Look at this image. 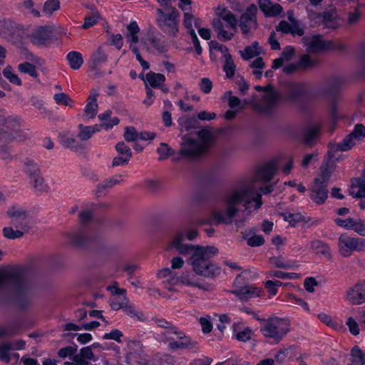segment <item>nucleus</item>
Masks as SVG:
<instances>
[{
	"label": "nucleus",
	"instance_id": "1",
	"mask_svg": "<svg viewBox=\"0 0 365 365\" xmlns=\"http://www.w3.org/2000/svg\"><path fill=\"white\" fill-rule=\"evenodd\" d=\"M218 250L214 246L184 244V255L192 252L190 263L195 272L205 277H214L220 273V268L210 262Z\"/></svg>",
	"mask_w": 365,
	"mask_h": 365
},
{
	"label": "nucleus",
	"instance_id": "2",
	"mask_svg": "<svg viewBox=\"0 0 365 365\" xmlns=\"http://www.w3.org/2000/svg\"><path fill=\"white\" fill-rule=\"evenodd\" d=\"M12 272L14 277L9 278L7 283L13 285V302L18 309L25 310L32 304V283L19 272L12 270Z\"/></svg>",
	"mask_w": 365,
	"mask_h": 365
},
{
	"label": "nucleus",
	"instance_id": "3",
	"mask_svg": "<svg viewBox=\"0 0 365 365\" xmlns=\"http://www.w3.org/2000/svg\"><path fill=\"white\" fill-rule=\"evenodd\" d=\"M197 139L189 140L188 147L184 148V158L197 159L205 155L214 143L211 128L204 127L197 132Z\"/></svg>",
	"mask_w": 365,
	"mask_h": 365
},
{
	"label": "nucleus",
	"instance_id": "4",
	"mask_svg": "<svg viewBox=\"0 0 365 365\" xmlns=\"http://www.w3.org/2000/svg\"><path fill=\"white\" fill-rule=\"evenodd\" d=\"M0 125L3 127L0 136L5 138L8 142H24L28 139L26 132L21 128V118L19 116L7 115L0 110Z\"/></svg>",
	"mask_w": 365,
	"mask_h": 365
},
{
	"label": "nucleus",
	"instance_id": "5",
	"mask_svg": "<svg viewBox=\"0 0 365 365\" xmlns=\"http://www.w3.org/2000/svg\"><path fill=\"white\" fill-rule=\"evenodd\" d=\"M290 323L287 319L277 317L267 319L261 327V332L266 338L272 339L274 343H279L289 331Z\"/></svg>",
	"mask_w": 365,
	"mask_h": 365
},
{
	"label": "nucleus",
	"instance_id": "6",
	"mask_svg": "<svg viewBox=\"0 0 365 365\" xmlns=\"http://www.w3.org/2000/svg\"><path fill=\"white\" fill-rule=\"evenodd\" d=\"M156 13L155 21L159 29L166 34L175 36L179 31V11L177 9L169 10L160 6Z\"/></svg>",
	"mask_w": 365,
	"mask_h": 365
},
{
	"label": "nucleus",
	"instance_id": "7",
	"mask_svg": "<svg viewBox=\"0 0 365 365\" xmlns=\"http://www.w3.org/2000/svg\"><path fill=\"white\" fill-rule=\"evenodd\" d=\"M242 202H245V209H248L249 205L255 202L254 210H258L262 205V194L255 191L251 185H246L241 191L235 192L227 199V205L235 206Z\"/></svg>",
	"mask_w": 365,
	"mask_h": 365
},
{
	"label": "nucleus",
	"instance_id": "8",
	"mask_svg": "<svg viewBox=\"0 0 365 365\" xmlns=\"http://www.w3.org/2000/svg\"><path fill=\"white\" fill-rule=\"evenodd\" d=\"M182 267V258L175 257L171 259V267L160 269L157 276L158 278L163 279L169 277L168 279V289L170 292H179L175 287L182 284V275H178L177 269Z\"/></svg>",
	"mask_w": 365,
	"mask_h": 365
},
{
	"label": "nucleus",
	"instance_id": "9",
	"mask_svg": "<svg viewBox=\"0 0 365 365\" xmlns=\"http://www.w3.org/2000/svg\"><path fill=\"white\" fill-rule=\"evenodd\" d=\"M338 248L339 254L344 257H350L355 251L365 252V238L342 234L338 238Z\"/></svg>",
	"mask_w": 365,
	"mask_h": 365
},
{
	"label": "nucleus",
	"instance_id": "10",
	"mask_svg": "<svg viewBox=\"0 0 365 365\" xmlns=\"http://www.w3.org/2000/svg\"><path fill=\"white\" fill-rule=\"evenodd\" d=\"M306 46L309 53L333 50L344 51L346 48L345 45L340 41H324L320 35L313 36Z\"/></svg>",
	"mask_w": 365,
	"mask_h": 365
},
{
	"label": "nucleus",
	"instance_id": "11",
	"mask_svg": "<svg viewBox=\"0 0 365 365\" xmlns=\"http://www.w3.org/2000/svg\"><path fill=\"white\" fill-rule=\"evenodd\" d=\"M280 102L279 94L273 89L264 94L261 99L255 102L253 108L264 114H272Z\"/></svg>",
	"mask_w": 365,
	"mask_h": 365
},
{
	"label": "nucleus",
	"instance_id": "12",
	"mask_svg": "<svg viewBox=\"0 0 365 365\" xmlns=\"http://www.w3.org/2000/svg\"><path fill=\"white\" fill-rule=\"evenodd\" d=\"M257 7L255 4L249 6L240 18V28L243 35L247 36L251 29L257 27Z\"/></svg>",
	"mask_w": 365,
	"mask_h": 365
},
{
	"label": "nucleus",
	"instance_id": "13",
	"mask_svg": "<svg viewBox=\"0 0 365 365\" xmlns=\"http://www.w3.org/2000/svg\"><path fill=\"white\" fill-rule=\"evenodd\" d=\"M53 31L52 26H41L33 31L29 38L34 45L44 46L51 41Z\"/></svg>",
	"mask_w": 365,
	"mask_h": 365
},
{
	"label": "nucleus",
	"instance_id": "14",
	"mask_svg": "<svg viewBox=\"0 0 365 365\" xmlns=\"http://www.w3.org/2000/svg\"><path fill=\"white\" fill-rule=\"evenodd\" d=\"M7 214L11 218V223L16 227L24 231H28L30 229L29 215L25 210L12 207L8 210Z\"/></svg>",
	"mask_w": 365,
	"mask_h": 365
},
{
	"label": "nucleus",
	"instance_id": "15",
	"mask_svg": "<svg viewBox=\"0 0 365 365\" xmlns=\"http://www.w3.org/2000/svg\"><path fill=\"white\" fill-rule=\"evenodd\" d=\"M346 300L354 305L365 303V280L358 282L346 292Z\"/></svg>",
	"mask_w": 365,
	"mask_h": 365
},
{
	"label": "nucleus",
	"instance_id": "16",
	"mask_svg": "<svg viewBox=\"0 0 365 365\" xmlns=\"http://www.w3.org/2000/svg\"><path fill=\"white\" fill-rule=\"evenodd\" d=\"M192 3V0H184V7L190 6ZM185 8H184V11ZM193 16L189 15L187 13L184 11V27L188 29V35L193 44L194 48L197 55H200L202 52V48L200 46V41L195 34V29L192 28V22Z\"/></svg>",
	"mask_w": 365,
	"mask_h": 365
},
{
	"label": "nucleus",
	"instance_id": "17",
	"mask_svg": "<svg viewBox=\"0 0 365 365\" xmlns=\"http://www.w3.org/2000/svg\"><path fill=\"white\" fill-rule=\"evenodd\" d=\"M24 164L26 167V172L32 180L34 187L40 191L45 190L46 185L44 183V178L41 176L40 169L37 167L35 162L31 160H27Z\"/></svg>",
	"mask_w": 365,
	"mask_h": 365
},
{
	"label": "nucleus",
	"instance_id": "18",
	"mask_svg": "<svg viewBox=\"0 0 365 365\" xmlns=\"http://www.w3.org/2000/svg\"><path fill=\"white\" fill-rule=\"evenodd\" d=\"M141 41L150 52L163 53L166 51L167 45L163 37H158L153 33H148Z\"/></svg>",
	"mask_w": 365,
	"mask_h": 365
},
{
	"label": "nucleus",
	"instance_id": "19",
	"mask_svg": "<svg viewBox=\"0 0 365 365\" xmlns=\"http://www.w3.org/2000/svg\"><path fill=\"white\" fill-rule=\"evenodd\" d=\"M327 185L320 183L319 178H315L311 188L310 197L317 205H322L328 197Z\"/></svg>",
	"mask_w": 365,
	"mask_h": 365
},
{
	"label": "nucleus",
	"instance_id": "20",
	"mask_svg": "<svg viewBox=\"0 0 365 365\" xmlns=\"http://www.w3.org/2000/svg\"><path fill=\"white\" fill-rule=\"evenodd\" d=\"M241 301H246L250 299L260 297L263 295L264 291L262 288L253 286H244L230 291Z\"/></svg>",
	"mask_w": 365,
	"mask_h": 365
},
{
	"label": "nucleus",
	"instance_id": "21",
	"mask_svg": "<svg viewBox=\"0 0 365 365\" xmlns=\"http://www.w3.org/2000/svg\"><path fill=\"white\" fill-rule=\"evenodd\" d=\"M89 361H96L91 346H86L80 349L79 353L74 354L73 361H66L64 365H88Z\"/></svg>",
	"mask_w": 365,
	"mask_h": 365
},
{
	"label": "nucleus",
	"instance_id": "22",
	"mask_svg": "<svg viewBox=\"0 0 365 365\" xmlns=\"http://www.w3.org/2000/svg\"><path fill=\"white\" fill-rule=\"evenodd\" d=\"M277 168V161L272 159L261 166L257 171L258 178L265 182H268L274 178Z\"/></svg>",
	"mask_w": 365,
	"mask_h": 365
},
{
	"label": "nucleus",
	"instance_id": "23",
	"mask_svg": "<svg viewBox=\"0 0 365 365\" xmlns=\"http://www.w3.org/2000/svg\"><path fill=\"white\" fill-rule=\"evenodd\" d=\"M130 351L127 354V360L134 358L136 361L142 365H147V359L143 358V346L140 341H130L128 343Z\"/></svg>",
	"mask_w": 365,
	"mask_h": 365
},
{
	"label": "nucleus",
	"instance_id": "24",
	"mask_svg": "<svg viewBox=\"0 0 365 365\" xmlns=\"http://www.w3.org/2000/svg\"><path fill=\"white\" fill-rule=\"evenodd\" d=\"M65 237L68 243L75 247H83L90 242V238L83 231L66 233Z\"/></svg>",
	"mask_w": 365,
	"mask_h": 365
},
{
	"label": "nucleus",
	"instance_id": "25",
	"mask_svg": "<svg viewBox=\"0 0 365 365\" xmlns=\"http://www.w3.org/2000/svg\"><path fill=\"white\" fill-rule=\"evenodd\" d=\"M287 91V99L294 102L304 94V89L302 83L290 81L285 84Z\"/></svg>",
	"mask_w": 365,
	"mask_h": 365
},
{
	"label": "nucleus",
	"instance_id": "26",
	"mask_svg": "<svg viewBox=\"0 0 365 365\" xmlns=\"http://www.w3.org/2000/svg\"><path fill=\"white\" fill-rule=\"evenodd\" d=\"M258 4L266 16H277L283 10L280 4H272L270 0H258Z\"/></svg>",
	"mask_w": 365,
	"mask_h": 365
},
{
	"label": "nucleus",
	"instance_id": "27",
	"mask_svg": "<svg viewBox=\"0 0 365 365\" xmlns=\"http://www.w3.org/2000/svg\"><path fill=\"white\" fill-rule=\"evenodd\" d=\"M349 194L355 198H365V179L358 178L352 180Z\"/></svg>",
	"mask_w": 365,
	"mask_h": 365
},
{
	"label": "nucleus",
	"instance_id": "28",
	"mask_svg": "<svg viewBox=\"0 0 365 365\" xmlns=\"http://www.w3.org/2000/svg\"><path fill=\"white\" fill-rule=\"evenodd\" d=\"M98 93L96 91H92L88 98V103L85 107L84 113L87 118H93L98 111V104L96 103Z\"/></svg>",
	"mask_w": 365,
	"mask_h": 365
},
{
	"label": "nucleus",
	"instance_id": "29",
	"mask_svg": "<svg viewBox=\"0 0 365 365\" xmlns=\"http://www.w3.org/2000/svg\"><path fill=\"white\" fill-rule=\"evenodd\" d=\"M311 249L318 255H322L328 259L331 257L329 245L320 240H314L311 242Z\"/></svg>",
	"mask_w": 365,
	"mask_h": 365
},
{
	"label": "nucleus",
	"instance_id": "30",
	"mask_svg": "<svg viewBox=\"0 0 365 365\" xmlns=\"http://www.w3.org/2000/svg\"><path fill=\"white\" fill-rule=\"evenodd\" d=\"M237 212L238 209L236 207V206L227 205V207L225 212H217L215 214V217L220 222L231 224Z\"/></svg>",
	"mask_w": 365,
	"mask_h": 365
},
{
	"label": "nucleus",
	"instance_id": "31",
	"mask_svg": "<svg viewBox=\"0 0 365 365\" xmlns=\"http://www.w3.org/2000/svg\"><path fill=\"white\" fill-rule=\"evenodd\" d=\"M173 250L178 251L180 253H182V231L180 230L173 233L168 243L167 250Z\"/></svg>",
	"mask_w": 365,
	"mask_h": 365
},
{
	"label": "nucleus",
	"instance_id": "32",
	"mask_svg": "<svg viewBox=\"0 0 365 365\" xmlns=\"http://www.w3.org/2000/svg\"><path fill=\"white\" fill-rule=\"evenodd\" d=\"M269 262L275 267L282 269H294L298 267L296 261L286 259L281 256L271 257L269 259Z\"/></svg>",
	"mask_w": 365,
	"mask_h": 365
},
{
	"label": "nucleus",
	"instance_id": "33",
	"mask_svg": "<svg viewBox=\"0 0 365 365\" xmlns=\"http://www.w3.org/2000/svg\"><path fill=\"white\" fill-rule=\"evenodd\" d=\"M237 327L238 324L235 322L232 324V330L235 339L241 342H247L250 341L252 335V330L248 327H245L242 330H238Z\"/></svg>",
	"mask_w": 365,
	"mask_h": 365
},
{
	"label": "nucleus",
	"instance_id": "34",
	"mask_svg": "<svg viewBox=\"0 0 365 365\" xmlns=\"http://www.w3.org/2000/svg\"><path fill=\"white\" fill-rule=\"evenodd\" d=\"M334 166V161H329L327 159H325L320 168L321 175L319 178L320 179V183H324L327 185Z\"/></svg>",
	"mask_w": 365,
	"mask_h": 365
},
{
	"label": "nucleus",
	"instance_id": "35",
	"mask_svg": "<svg viewBox=\"0 0 365 365\" xmlns=\"http://www.w3.org/2000/svg\"><path fill=\"white\" fill-rule=\"evenodd\" d=\"M322 25L328 29H336L339 26V21L336 12L333 11H324Z\"/></svg>",
	"mask_w": 365,
	"mask_h": 365
},
{
	"label": "nucleus",
	"instance_id": "36",
	"mask_svg": "<svg viewBox=\"0 0 365 365\" xmlns=\"http://www.w3.org/2000/svg\"><path fill=\"white\" fill-rule=\"evenodd\" d=\"M240 53L244 60H250L257 56L260 53L258 42L255 41L250 46H246Z\"/></svg>",
	"mask_w": 365,
	"mask_h": 365
},
{
	"label": "nucleus",
	"instance_id": "37",
	"mask_svg": "<svg viewBox=\"0 0 365 365\" xmlns=\"http://www.w3.org/2000/svg\"><path fill=\"white\" fill-rule=\"evenodd\" d=\"M165 81V78L161 73L149 72L146 74V86L148 84L153 88L160 87Z\"/></svg>",
	"mask_w": 365,
	"mask_h": 365
},
{
	"label": "nucleus",
	"instance_id": "38",
	"mask_svg": "<svg viewBox=\"0 0 365 365\" xmlns=\"http://www.w3.org/2000/svg\"><path fill=\"white\" fill-rule=\"evenodd\" d=\"M78 128V137L83 141L88 140L96 131L99 130L98 125L83 126L82 124H80Z\"/></svg>",
	"mask_w": 365,
	"mask_h": 365
},
{
	"label": "nucleus",
	"instance_id": "39",
	"mask_svg": "<svg viewBox=\"0 0 365 365\" xmlns=\"http://www.w3.org/2000/svg\"><path fill=\"white\" fill-rule=\"evenodd\" d=\"M67 60L72 69H78L83 63L81 54L77 51H71L67 54Z\"/></svg>",
	"mask_w": 365,
	"mask_h": 365
},
{
	"label": "nucleus",
	"instance_id": "40",
	"mask_svg": "<svg viewBox=\"0 0 365 365\" xmlns=\"http://www.w3.org/2000/svg\"><path fill=\"white\" fill-rule=\"evenodd\" d=\"M127 29L128 31L127 34L128 41L130 43H137L139 41L138 34L140 31V28L136 21L130 22L128 25Z\"/></svg>",
	"mask_w": 365,
	"mask_h": 365
},
{
	"label": "nucleus",
	"instance_id": "41",
	"mask_svg": "<svg viewBox=\"0 0 365 365\" xmlns=\"http://www.w3.org/2000/svg\"><path fill=\"white\" fill-rule=\"evenodd\" d=\"M269 277H275L278 279H296L301 277L300 274L295 272H285L279 270H270L267 272Z\"/></svg>",
	"mask_w": 365,
	"mask_h": 365
},
{
	"label": "nucleus",
	"instance_id": "42",
	"mask_svg": "<svg viewBox=\"0 0 365 365\" xmlns=\"http://www.w3.org/2000/svg\"><path fill=\"white\" fill-rule=\"evenodd\" d=\"M222 100L227 99L228 100V106L232 109L238 108L237 110H242L244 108V105L242 104L241 100L235 96H232V92L231 91H227L222 96Z\"/></svg>",
	"mask_w": 365,
	"mask_h": 365
},
{
	"label": "nucleus",
	"instance_id": "43",
	"mask_svg": "<svg viewBox=\"0 0 365 365\" xmlns=\"http://www.w3.org/2000/svg\"><path fill=\"white\" fill-rule=\"evenodd\" d=\"M61 8V2L59 0H46L43 5V12L46 16H52L55 11Z\"/></svg>",
	"mask_w": 365,
	"mask_h": 365
},
{
	"label": "nucleus",
	"instance_id": "44",
	"mask_svg": "<svg viewBox=\"0 0 365 365\" xmlns=\"http://www.w3.org/2000/svg\"><path fill=\"white\" fill-rule=\"evenodd\" d=\"M322 128V125L318 123L307 130L304 133V140L305 143L309 144L312 143L321 131Z\"/></svg>",
	"mask_w": 365,
	"mask_h": 365
},
{
	"label": "nucleus",
	"instance_id": "45",
	"mask_svg": "<svg viewBox=\"0 0 365 365\" xmlns=\"http://www.w3.org/2000/svg\"><path fill=\"white\" fill-rule=\"evenodd\" d=\"M107 56L101 48H98L91 56V67L96 69L102 63L106 62Z\"/></svg>",
	"mask_w": 365,
	"mask_h": 365
},
{
	"label": "nucleus",
	"instance_id": "46",
	"mask_svg": "<svg viewBox=\"0 0 365 365\" xmlns=\"http://www.w3.org/2000/svg\"><path fill=\"white\" fill-rule=\"evenodd\" d=\"M288 19L289 22H291V29L289 34L293 36H302L304 34V31L303 27L301 26L299 21L296 20L293 16L292 12H288Z\"/></svg>",
	"mask_w": 365,
	"mask_h": 365
},
{
	"label": "nucleus",
	"instance_id": "47",
	"mask_svg": "<svg viewBox=\"0 0 365 365\" xmlns=\"http://www.w3.org/2000/svg\"><path fill=\"white\" fill-rule=\"evenodd\" d=\"M18 71L21 73L28 74L34 78L38 77L36 67L29 62L19 63L18 65Z\"/></svg>",
	"mask_w": 365,
	"mask_h": 365
},
{
	"label": "nucleus",
	"instance_id": "48",
	"mask_svg": "<svg viewBox=\"0 0 365 365\" xmlns=\"http://www.w3.org/2000/svg\"><path fill=\"white\" fill-rule=\"evenodd\" d=\"M364 356L359 346H355L351 351V362L349 365H364Z\"/></svg>",
	"mask_w": 365,
	"mask_h": 365
},
{
	"label": "nucleus",
	"instance_id": "49",
	"mask_svg": "<svg viewBox=\"0 0 365 365\" xmlns=\"http://www.w3.org/2000/svg\"><path fill=\"white\" fill-rule=\"evenodd\" d=\"M3 75L6 79L9 80L11 83L19 86H21V80L16 73L13 72L12 67L11 66H7L4 68Z\"/></svg>",
	"mask_w": 365,
	"mask_h": 365
},
{
	"label": "nucleus",
	"instance_id": "50",
	"mask_svg": "<svg viewBox=\"0 0 365 365\" xmlns=\"http://www.w3.org/2000/svg\"><path fill=\"white\" fill-rule=\"evenodd\" d=\"M9 143L5 138L0 136V158L3 160H11L13 158L10 148L7 145Z\"/></svg>",
	"mask_w": 365,
	"mask_h": 365
},
{
	"label": "nucleus",
	"instance_id": "51",
	"mask_svg": "<svg viewBox=\"0 0 365 365\" xmlns=\"http://www.w3.org/2000/svg\"><path fill=\"white\" fill-rule=\"evenodd\" d=\"M236 66L234 63L231 56L228 54L225 57V62L224 64L223 70L225 72L226 76L231 78L234 76L235 73Z\"/></svg>",
	"mask_w": 365,
	"mask_h": 365
},
{
	"label": "nucleus",
	"instance_id": "52",
	"mask_svg": "<svg viewBox=\"0 0 365 365\" xmlns=\"http://www.w3.org/2000/svg\"><path fill=\"white\" fill-rule=\"evenodd\" d=\"M157 153L159 155V160H165L169 156L174 155V151L171 149V148L167 143H164L160 144L159 147L157 149Z\"/></svg>",
	"mask_w": 365,
	"mask_h": 365
},
{
	"label": "nucleus",
	"instance_id": "53",
	"mask_svg": "<svg viewBox=\"0 0 365 365\" xmlns=\"http://www.w3.org/2000/svg\"><path fill=\"white\" fill-rule=\"evenodd\" d=\"M299 68H311L317 65V61L312 59L308 54H303L297 62Z\"/></svg>",
	"mask_w": 365,
	"mask_h": 365
},
{
	"label": "nucleus",
	"instance_id": "54",
	"mask_svg": "<svg viewBox=\"0 0 365 365\" xmlns=\"http://www.w3.org/2000/svg\"><path fill=\"white\" fill-rule=\"evenodd\" d=\"M3 235L4 237L9 240H15L18 238H21L25 231L21 230H14L11 227H6L3 229Z\"/></svg>",
	"mask_w": 365,
	"mask_h": 365
},
{
	"label": "nucleus",
	"instance_id": "55",
	"mask_svg": "<svg viewBox=\"0 0 365 365\" xmlns=\"http://www.w3.org/2000/svg\"><path fill=\"white\" fill-rule=\"evenodd\" d=\"M307 17L312 26L322 25L323 12H316L312 10H307Z\"/></svg>",
	"mask_w": 365,
	"mask_h": 365
},
{
	"label": "nucleus",
	"instance_id": "56",
	"mask_svg": "<svg viewBox=\"0 0 365 365\" xmlns=\"http://www.w3.org/2000/svg\"><path fill=\"white\" fill-rule=\"evenodd\" d=\"M356 218L349 217L346 219L336 218L334 222L339 227H343L348 230H353Z\"/></svg>",
	"mask_w": 365,
	"mask_h": 365
},
{
	"label": "nucleus",
	"instance_id": "57",
	"mask_svg": "<svg viewBox=\"0 0 365 365\" xmlns=\"http://www.w3.org/2000/svg\"><path fill=\"white\" fill-rule=\"evenodd\" d=\"M346 325L347 326L351 334H352L353 336H357L359 334L360 324L359 322H357L356 319H354L352 317H348L346 321Z\"/></svg>",
	"mask_w": 365,
	"mask_h": 365
},
{
	"label": "nucleus",
	"instance_id": "58",
	"mask_svg": "<svg viewBox=\"0 0 365 365\" xmlns=\"http://www.w3.org/2000/svg\"><path fill=\"white\" fill-rule=\"evenodd\" d=\"M283 283L280 281L267 280L264 282V287L267 289L271 297L277 295L278 287L282 286Z\"/></svg>",
	"mask_w": 365,
	"mask_h": 365
},
{
	"label": "nucleus",
	"instance_id": "59",
	"mask_svg": "<svg viewBox=\"0 0 365 365\" xmlns=\"http://www.w3.org/2000/svg\"><path fill=\"white\" fill-rule=\"evenodd\" d=\"M22 6L33 16L36 18H40L41 16L40 11L35 8V3L33 0H24L22 1Z\"/></svg>",
	"mask_w": 365,
	"mask_h": 365
},
{
	"label": "nucleus",
	"instance_id": "60",
	"mask_svg": "<svg viewBox=\"0 0 365 365\" xmlns=\"http://www.w3.org/2000/svg\"><path fill=\"white\" fill-rule=\"evenodd\" d=\"M341 142L340 143H335V142H330L328 144V152L327 154V158L329 161H334V158L335 157L334 153L337 151H341L342 152V147Z\"/></svg>",
	"mask_w": 365,
	"mask_h": 365
},
{
	"label": "nucleus",
	"instance_id": "61",
	"mask_svg": "<svg viewBox=\"0 0 365 365\" xmlns=\"http://www.w3.org/2000/svg\"><path fill=\"white\" fill-rule=\"evenodd\" d=\"M123 310L130 317H135L139 321L143 322L145 320L144 314L141 312L135 311L134 307L129 304V301L126 299V304L123 307Z\"/></svg>",
	"mask_w": 365,
	"mask_h": 365
},
{
	"label": "nucleus",
	"instance_id": "62",
	"mask_svg": "<svg viewBox=\"0 0 365 365\" xmlns=\"http://www.w3.org/2000/svg\"><path fill=\"white\" fill-rule=\"evenodd\" d=\"M115 148L119 155L130 160L132 158V151L130 148L125 145L124 141L118 143Z\"/></svg>",
	"mask_w": 365,
	"mask_h": 365
},
{
	"label": "nucleus",
	"instance_id": "63",
	"mask_svg": "<svg viewBox=\"0 0 365 365\" xmlns=\"http://www.w3.org/2000/svg\"><path fill=\"white\" fill-rule=\"evenodd\" d=\"M123 137L126 142H135L138 139L139 133L134 127L129 126L125 128Z\"/></svg>",
	"mask_w": 365,
	"mask_h": 365
},
{
	"label": "nucleus",
	"instance_id": "64",
	"mask_svg": "<svg viewBox=\"0 0 365 365\" xmlns=\"http://www.w3.org/2000/svg\"><path fill=\"white\" fill-rule=\"evenodd\" d=\"M355 140H361L365 138V125L361 123H357L354 125L351 133Z\"/></svg>",
	"mask_w": 365,
	"mask_h": 365
}]
</instances>
